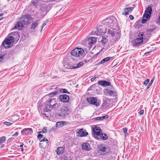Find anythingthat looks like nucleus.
<instances>
[{
  "label": "nucleus",
  "instance_id": "obj_1",
  "mask_svg": "<svg viewBox=\"0 0 160 160\" xmlns=\"http://www.w3.org/2000/svg\"><path fill=\"white\" fill-rule=\"evenodd\" d=\"M106 32V28L103 25H97L92 32V34L96 35H102Z\"/></svg>",
  "mask_w": 160,
  "mask_h": 160
},
{
  "label": "nucleus",
  "instance_id": "obj_2",
  "mask_svg": "<svg viewBox=\"0 0 160 160\" xmlns=\"http://www.w3.org/2000/svg\"><path fill=\"white\" fill-rule=\"evenodd\" d=\"M56 99L51 98L48 100L46 103V108L44 110L45 112H48L51 109L56 108L57 106V103L56 102Z\"/></svg>",
  "mask_w": 160,
  "mask_h": 160
},
{
  "label": "nucleus",
  "instance_id": "obj_3",
  "mask_svg": "<svg viewBox=\"0 0 160 160\" xmlns=\"http://www.w3.org/2000/svg\"><path fill=\"white\" fill-rule=\"evenodd\" d=\"M145 37V36L144 35L143 33L141 32L139 33L138 37L132 41V45L135 47L141 45L143 42Z\"/></svg>",
  "mask_w": 160,
  "mask_h": 160
},
{
  "label": "nucleus",
  "instance_id": "obj_4",
  "mask_svg": "<svg viewBox=\"0 0 160 160\" xmlns=\"http://www.w3.org/2000/svg\"><path fill=\"white\" fill-rule=\"evenodd\" d=\"M84 53V50L82 48H76L72 50L71 52V54L75 57H82Z\"/></svg>",
  "mask_w": 160,
  "mask_h": 160
},
{
  "label": "nucleus",
  "instance_id": "obj_5",
  "mask_svg": "<svg viewBox=\"0 0 160 160\" xmlns=\"http://www.w3.org/2000/svg\"><path fill=\"white\" fill-rule=\"evenodd\" d=\"M69 114L68 108L66 106L62 107L60 112L57 114V116L62 118L65 117Z\"/></svg>",
  "mask_w": 160,
  "mask_h": 160
},
{
  "label": "nucleus",
  "instance_id": "obj_6",
  "mask_svg": "<svg viewBox=\"0 0 160 160\" xmlns=\"http://www.w3.org/2000/svg\"><path fill=\"white\" fill-rule=\"evenodd\" d=\"M97 149L98 152L102 155L106 154L109 150L107 147H105L103 144H100L98 146Z\"/></svg>",
  "mask_w": 160,
  "mask_h": 160
},
{
  "label": "nucleus",
  "instance_id": "obj_7",
  "mask_svg": "<svg viewBox=\"0 0 160 160\" xmlns=\"http://www.w3.org/2000/svg\"><path fill=\"white\" fill-rule=\"evenodd\" d=\"M113 18H108L103 20L102 21V23L104 25L108 26L110 27H112L114 25V21L112 19Z\"/></svg>",
  "mask_w": 160,
  "mask_h": 160
},
{
  "label": "nucleus",
  "instance_id": "obj_8",
  "mask_svg": "<svg viewBox=\"0 0 160 160\" xmlns=\"http://www.w3.org/2000/svg\"><path fill=\"white\" fill-rule=\"evenodd\" d=\"M83 65V63L82 62H80L78 64H75L74 65V66L68 63H67L64 65V67L68 69H74L81 67Z\"/></svg>",
  "mask_w": 160,
  "mask_h": 160
},
{
  "label": "nucleus",
  "instance_id": "obj_9",
  "mask_svg": "<svg viewBox=\"0 0 160 160\" xmlns=\"http://www.w3.org/2000/svg\"><path fill=\"white\" fill-rule=\"evenodd\" d=\"M88 102L96 106L100 105V102L97 100V98L94 97H90L87 98Z\"/></svg>",
  "mask_w": 160,
  "mask_h": 160
},
{
  "label": "nucleus",
  "instance_id": "obj_10",
  "mask_svg": "<svg viewBox=\"0 0 160 160\" xmlns=\"http://www.w3.org/2000/svg\"><path fill=\"white\" fill-rule=\"evenodd\" d=\"M20 19L24 25L28 24L31 20L30 16L29 14H25L24 16H22Z\"/></svg>",
  "mask_w": 160,
  "mask_h": 160
},
{
  "label": "nucleus",
  "instance_id": "obj_11",
  "mask_svg": "<svg viewBox=\"0 0 160 160\" xmlns=\"http://www.w3.org/2000/svg\"><path fill=\"white\" fill-rule=\"evenodd\" d=\"M58 99L60 101L64 102H69V97L66 94L61 95L59 96Z\"/></svg>",
  "mask_w": 160,
  "mask_h": 160
},
{
  "label": "nucleus",
  "instance_id": "obj_12",
  "mask_svg": "<svg viewBox=\"0 0 160 160\" xmlns=\"http://www.w3.org/2000/svg\"><path fill=\"white\" fill-rule=\"evenodd\" d=\"M33 132L31 128H25L21 131V134L24 136H28L31 134Z\"/></svg>",
  "mask_w": 160,
  "mask_h": 160
},
{
  "label": "nucleus",
  "instance_id": "obj_13",
  "mask_svg": "<svg viewBox=\"0 0 160 160\" xmlns=\"http://www.w3.org/2000/svg\"><path fill=\"white\" fill-rule=\"evenodd\" d=\"M104 92L106 95H110L112 97H115L116 95V92L114 91L108 89H105Z\"/></svg>",
  "mask_w": 160,
  "mask_h": 160
},
{
  "label": "nucleus",
  "instance_id": "obj_14",
  "mask_svg": "<svg viewBox=\"0 0 160 160\" xmlns=\"http://www.w3.org/2000/svg\"><path fill=\"white\" fill-rule=\"evenodd\" d=\"M77 133L78 134V136L80 137L86 136L88 134V132L83 128L80 129Z\"/></svg>",
  "mask_w": 160,
  "mask_h": 160
},
{
  "label": "nucleus",
  "instance_id": "obj_15",
  "mask_svg": "<svg viewBox=\"0 0 160 160\" xmlns=\"http://www.w3.org/2000/svg\"><path fill=\"white\" fill-rule=\"evenodd\" d=\"M133 9L132 7H129L128 8H124L123 10L122 13L123 15H126L128 14L129 12L132 11Z\"/></svg>",
  "mask_w": 160,
  "mask_h": 160
},
{
  "label": "nucleus",
  "instance_id": "obj_16",
  "mask_svg": "<svg viewBox=\"0 0 160 160\" xmlns=\"http://www.w3.org/2000/svg\"><path fill=\"white\" fill-rule=\"evenodd\" d=\"M82 148L87 151H89L91 149L90 144L87 142H83L82 144Z\"/></svg>",
  "mask_w": 160,
  "mask_h": 160
},
{
  "label": "nucleus",
  "instance_id": "obj_17",
  "mask_svg": "<svg viewBox=\"0 0 160 160\" xmlns=\"http://www.w3.org/2000/svg\"><path fill=\"white\" fill-rule=\"evenodd\" d=\"M5 40L8 42H9V44L12 46L15 42V40L14 39V37L13 36L8 35V38L5 39Z\"/></svg>",
  "mask_w": 160,
  "mask_h": 160
},
{
  "label": "nucleus",
  "instance_id": "obj_18",
  "mask_svg": "<svg viewBox=\"0 0 160 160\" xmlns=\"http://www.w3.org/2000/svg\"><path fill=\"white\" fill-rule=\"evenodd\" d=\"M92 132L94 135H96L100 137L101 134L100 133L102 131L100 128L99 127H98V128H93Z\"/></svg>",
  "mask_w": 160,
  "mask_h": 160
},
{
  "label": "nucleus",
  "instance_id": "obj_19",
  "mask_svg": "<svg viewBox=\"0 0 160 160\" xmlns=\"http://www.w3.org/2000/svg\"><path fill=\"white\" fill-rule=\"evenodd\" d=\"M24 25H25L23 22L21 21V20L20 19V21L18 22L15 25L14 28L21 29L24 26Z\"/></svg>",
  "mask_w": 160,
  "mask_h": 160
},
{
  "label": "nucleus",
  "instance_id": "obj_20",
  "mask_svg": "<svg viewBox=\"0 0 160 160\" xmlns=\"http://www.w3.org/2000/svg\"><path fill=\"white\" fill-rule=\"evenodd\" d=\"M97 41L96 38L94 37L90 38L88 39V43L91 46L95 44Z\"/></svg>",
  "mask_w": 160,
  "mask_h": 160
},
{
  "label": "nucleus",
  "instance_id": "obj_21",
  "mask_svg": "<svg viewBox=\"0 0 160 160\" xmlns=\"http://www.w3.org/2000/svg\"><path fill=\"white\" fill-rule=\"evenodd\" d=\"M9 44V42H8L5 39L3 42L2 44L3 47L5 48H9L12 46V45H10Z\"/></svg>",
  "mask_w": 160,
  "mask_h": 160
},
{
  "label": "nucleus",
  "instance_id": "obj_22",
  "mask_svg": "<svg viewBox=\"0 0 160 160\" xmlns=\"http://www.w3.org/2000/svg\"><path fill=\"white\" fill-rule=\"evenodd\" d=\"M58 155L62 154L64 152V148L60 147L58 148L56 151Z\"/></svg>",
  "mask_w": 160,
  "mask_h": 160
},
{
  "label": "nucleus",
  "instance_id": "obj_23",
  "mask_svg": "<svg viewBox=\"0 0 160 160\" xmlns=\"http://www.w3.org/2000/svg\"><path fill=\"white\" fill-rule=\"evenodd\" d=\"M9 36H13L14 37V40L18 39L19 38V33L18 32H12L9 34Z\"/></svg>",
  "mask_w": 160,
  "mask_h": 160
},
{
  "label": "nucleus",
  "instance_id": "obj_24",
  "mask_svg": "<svg viewBox=\"0 0 160 160\" xmlns=\"http://www.w3.org/2000/svg\"><path fill=\"white\" fill-rule=\"evenodd\" d=\"M66 122L65 121L58 122L56 123V126L57 127L59 128L63 126L65 123H66Z\"/></svg>",
  "mask_w": 160,
  "mask_h": 160
},
{
  "label": "nucleus",
  "instance_id": "obj_25",
  "mask_svg": "<svg viewBox=\"0 0 160 160\" xmlns=\"http://www.w3.org/2000/svg\"><path fill=\"white\" fill-rule=\"evenodd\" d=\"M110 105V101L108 99H107L104 101L103 103V105L105 107H109Z\"/></svg>",
  "mask_w": 160,
  "mask_h": 160
},
{
  "label": "nucleus",
  "instance_id": "obj_26",
  "mask_svg": "<svg viewBox=\"0 0 160 160\" xmlns=\"http://www.w3.org/2000/svg\"><path fill=\"white\" fill-rule=\"evenodd\" d=\"M39 20H37L36 22H33L31 25V29H35L36 28L38 25V22H39Z\"/></svg>",
  "mask_w": 160,
  "mask_h": 160
},
{
  "label": "nucleus",
  "instance_id": "obj_27",
  "mask_svg": "<svg viewBox=\"0 0 160 160\" xmlns=\"http://www.w3.org/2000/svg\"><path fill=\"white\" fill-rule=\"evenodd\" d=\"M99 139H102L103 140H105L108 139L107 135L105 133H101L100 135Z\"/></svg>",
  "mask_w": 160,
  "mask_h": 160
},
{
  "label": "nucleus",
  "instance_id": "obj_28",
  "mask_svg": "<svg viewBox=\"0 0 160 160\" xmlns=\"http://www.w3.org/2000/svg\"><path fill=\"white\" fill-rule=\"evenodd\" d=\"M108 118V115H106L102 117H97L95 118V119L96 120H103L105 119H107Z\"/></svg>",
  "mask_w": 160,
  "mask_h": 160
},
{
  "label": "nucleus",
  "instance_id": "obj_29",
  "mask_svg": "<svg viewBox=\"0 0 160 160\" xmlns=\"http://www.w3.org/2000/svg\"><path fill=\"white\" fill-rule=\"evenodd\" d=\"M116 32L114 31L113 29H108L107 33L111 35L112 37H113Z\"/></svg>",
  "mask_w": 160,
  "mask_h": 160
},
{
  "label": "nucleus",
  "instance_id": "obj_30",
  "mask_svg": "<svg viewBox=\"0 0 160 160\" xmlns=\"http://www.w3.org/2000/svg\"><path fill=\"white\" fill-rule=\"evenodd\" d=\"M112 58V57H108L105 58L101 61L100 63L101 64H103V63L108 61L110 59H111Z\"/></svg>",
  "mask_w": 160,
  "mask_h": 160
},
{
  "label": "nucleus",
  "instance_id": "obj_31",
  "mask_svg": "<svg viewBox=\"0 0 160 160\" xmlns=\"http://www.w3.org/2000/svg\"><path fill=\"white\" fill-rule=\"evenodd\" d=\"M152 12V8L150 6H149L146 10L145 12L151 14Z\"/></svg>",
  "mask_w": 160,
  "mask_h": 160
},
{
  "label": "nucleus",
  "instance_id": "obj_32",
  "mask_svg": "<svg viewBox=\"0 0 160 160\" xmlns=\"http://www.w3.org/2000/svg\"><path fill=\"white\" fill-rule=\"evenodd\" d=\"M18 119V116H14L13 117V118H12L9 119V121H12V122H14L15 121H16Z\"/></svg>",
  "mask_w": 160,
  "mask_h": 160
},
{
  "label": "nucleus",
  "instance_id": "obj_33",
  "mask_svg": "<svg viewBox=\"0 0 160 160\" xmlns=\"http://www.w3.org/2000/svg\"><path fill=\"white\" fill-rule=\"evenodd\" d=\"M150 15H151L150 14H149V13H147L146 12V13L145 12V13L143 15V18H147V19H148L150 18Z\"/></svg>",
  "mask_w": 160,
  "mask_h": 160
},
{
  "label": "nucleus",
  "instance_id": "obj_34",
  "mask_svg": "<svg viewBox=\"0 0 160 160\" xmlns=\"http://www.w3.org/2000/svg\"><path fill=\"white\" fill-rule=\"evenodd\" d=\"M108 41L107 39L104 36H102L101 42L102 43L105 44Z\"/></svg>",
  "mask_w": 160,
  "mask_h": 160
},
{
  "label": "nucleus",
  "instance_id": "obj_35",
  "mask_svg": "<svg viewBox=\"0 0 160 160\" xmlns=\"http://www.w3.org/2000/svg\"><path fill=\"white\" fill-rule=\"evenodd\" d=\"M105 80H101L98 82V84L99 85H101L103 87H105Z\"/></svg>",
  "mask_w": 160,
  "mask_h": 160
},
{
  "label": "nucleus",
  "instance_id": "obj_36",
  "mask_svg": "<svg viewBox=\"0 0 160 160\" xmlns=\"http://www.w3.org/2000/svg\"><path fill=\"white\" fill-rule=\"evenodd\" d=\"M58 94V92L57 91L54 92H53L51 93L48 94L50 97H53L54 96L57 95Z\"/></svg>",
  "mask_w": 160,
  "mask_h": 160
},
{
  "label": "nucleus",
  "instance_id": "obj_37",
  "mask_svg": "<svg viewBox=\"0 0 160 160\" xmlns=\"http://www.w3.org/2000/svg\"><path fill=\"white\" fill-rule=\"evenodd\" d=\"M60 91L61 93H69V92H68L67 89H62L60 90Z\"/></svg>",
  "mask_w": 160,
  "mask_h": 160
},
{
  "label": "nucleus",
  "instance_id": "obj_38",
  "mask_svg": "<svg viewBox=\"0 0 160 160\" xmlns=\"http://www.w3.org/2000/svg\"><path fill=\"white\" fill-rule=\"evenodd\" d=\"M6 140V137L5 136H3L1 137L0 138V142L2 143L4 142Z\"/></svg>",
  "mask_w": 160,
  "mask_h": 160
},
{
  "label": "nucleus",
  "instance_id": "obj_39",
  "mask_svg": "<svg viewBox=\"0 0 160 160\" xmlns=\"http://www.w3.org/2000/svg\"><path fill=\"white\" fill-rule=\"evenodd\" d=\"M38 0H35L34 1H32V3L33 6H37L38 5Z\"/></svg>",
  "mask_w": 160,
  "mask_h": 160
},
{
  "label": "nucleus",
  "instance_id": "obj_40",
  "mask_svg": "<svg viewBox=\"0 0 160 160\" xmlns=\"http://www.w3.org/2000/svg\"><path fill=\"white\" fill-rule=\"evenodd\" d=\"M47 128L46 127H44L42 131L39 132L38 133H45L46 132H47Z\"/></svg>",
  "mask_w": 160,
  "mask_h": 160
},
{
  "label": "nucleus",
  "instance_id": "obj_41",
  "mask_svg": "<svg viewBox=\"0 0 160 160\" xmlns=\"http://www.w3.org/2000/svg\"><path fill=\"white\" fill-rule=\"evenodd\" d=\"M13 124L12 123H11L8 122H4V124L8 126H9Z\"/></svg>",
  "mask_w": 160,
  "mask_h": 160
},
{
  "label": "nucleus",
  "instance_id": "obj_42",
  "mask_svg": "<svg viewBox=\"0 0 160 160\" xmlns=\"http://www.w3.org/2000/svg\"><path fill=\"white\" fill-rule=\"evenodd\" d=\"M105 86H110L111 85V83L108 81H106L105 80Z\"/></svg>",
  "mask_w": 160,
  "mask_h": 160
},
{
  "label": "nucleus",
  "instance_id": "obj_43",
  "mask_svg": "<svg viewBox=\"0 0 160 160\" xmlns=\"http://www.w3.org/2000/svg\"><path fill=\"white\" fill-rule=\"evenodd\" d=\"M4 54H0V62H1L4 59Z\"/></svg>",
  "mask_w": 160,
  "mask_h": 160
},
{
  "label": "nucleus",
  "instance_id": "obj_44",
  "mask_svg": "<svg viewBox=\"0 0 160 160\" xmlns=\"http://www.w3.org/2000/svg\"><path fill=\"white\" fill-rule=\"evenodd\" d=\"M149 81V79H147L146 80H145L143 84L147 86V84H148V83Z\"/></svg>",
  "mask_w": 160,
  "mask_h": 160
},
{
  "label": "nucleus",
  "instance_id": "obj_45",
  "mask_svg": "<svg viewBox=\"0 0 160 160\" xmlns=\"http://www.w3.org/2000/svg\"><path fill=\"white\" fill-rule=\"evenodd\" d=\"M41 142H45L46 143H48V139H46L45 138H44L42 139L40 141Z\"/></svg>",
  "mask_w": 160,
  "mask_h": 160
},
{
  "label": "nucleus",
  "instance_id": "obj_46",
  "mask_svg": "<svg viewBox=\"0 0 160 160\" xmlns=\"http://www.w3.org/2000/svg\"><path fill=\"white\" fill-rule=\"evenodd\" d=\"M148 20V19H147V18H143L142 20V23H145V22H146Z\"/></svg>",
  "mask_w": 160,
  "mask_h": 160
},
{
  "label": "nucleus",
  "instance_id": "obj_47",
  "mask_svg": "<svg viewBox=\"0 0 160 160\" xmlns=\"http://www.w3.org/2000/svg\"><path fill=\"white\" fill-rule=\"evenodd\" d=\"M98 77V75H95L93 78L91 79V81H93L94 80Z\"/></svg>",
  "mask_w": 160,
  "mask_h": 160
},
{
  "label": "nucleus",
  "instance_id": "obj_48",
  "mask_svg": "<svg viewBox=\"0 0 160 160\" xmlns=\"http://www.w3.org/2000/svg\"><path fill=\"white\" fill-rule=\"evenodd\" d=\"M123 130L124 133H125V136H126V134L127 131V129L126 128H125L123 129Z\"/></svg>",
  "mask_w": 160,
  "mask_h": 160
},
{
  "label": "nucleus",
  "instance_id": "obj_49",
  "mask_svg": "<svg viewBox=\"0 0 160 160\" xmlns=\"http://www.w3.org/2000/svg\"><path fill=\"white\" fill-rule=\"evenodd\" d=\"M139 115H142L144 113V110L143 109L141 110L139 112Z\"/></svg>",
  "mask_w": 160,
  "mask_h": 160
},
{
  "label": "nucleus",
  "instance_id": "obj_50",
  "mask_svg": "<svg viewBox=\"0 0 160 160\" xmlns=\"http://www.w3.org/2000/svg\"><path fill=\"white\" fill-rule=\"evenodd\" d=\"M154 79L153 78L150 81V82L149 83V86H151V85L152 84V82H153L154 81Z\"/></svg>",
  "mask_w": 160,
  "mask_h": 160
},
{
  "label": "nucleus",
  "instance_id": "obj_51",
  "mask_svg": "<svg viewBox=\"0 0 160 160\" xmlns=\"http://www.w3.org/2000/svg\"><path fill=\"white\" fill-rule=\"evenodd\" d=\"M18 132H17L14 134H13L12 135V136L16 137L18 135Z\"/></svg>",
  "mask_w": 160,
  "mask_h": 160
},
{
  "label": "nucleus",
  "instance_id": "obj_52",
  "mask_svg": "<svg viewBox=\"0 0 160 160\" xmlns=\"http://www.w3.org/2000/svg\"><path fill=\"white\" fill-rule=\"evenodd\" d=\"M154 30H155V29L154 28L150 29L148 30V32H152Z\"/></svg>",
  "mask_w": 160,
  "mask_h": 160
},
{
  "label": "nucleus",
  "instance_id": "obj_53",
  "mask_svg": "<svg viewBox=\"0 0 160 160\" xmlns=\"http://www.w3.org/2000/svg\"><path fill=\"white\" fill-rule=\"evenodd\" d=\"M129 18L131 20H132L134 19V17L132 15H130L129 16Z\"/></svg>",
  "mask_w": 160,
  "mask_h": 160
},
{
  "label": "nucleus",
  "instance_id": "obj_54",
  "mask_svg": "<svg viewBox=\"0 0 160 160\" xmlns=\"http://www.w3.org/2000/svg\"><path fill=\"white\" fill-rule=\"evenodd\" d=\"M43 136V135H42L41 134H39L38 136V138H42Z\"/></svg>",
  "mask_w": 160,
  "mask_h": 160
},
{
  "label": "nucleus",
  "instance_id": "obj_55",
  "mask_svg": "<svg viewBox=\"0 0 160 160\" xmlns=\"http://www.w3.org/2000/svg\"><path fill=\"white\" fill-rule=\"evenodd\" d=\"M3 15L2 13H0V20L2 19L3 18L2 17V16Z\"/></svg>",
  "mask_w": 160,
  "mask_h": 160
},
{
  "label": "nucleus",
  "instance_id": "obj_56",
  "mask_svg": "<svg viewBox=\"0 0 160 160\" xmlns=\"http://www.w3.org/2000/svg\"><path fill=\"white\" fill-rule=\"evenodd\" d=\"M46 23H44L43 24L42 27V29L46 25Z\"/></svg>",
  "mask_w": 160,
  "mask_h": 160
},
{
  "label": "nucleus",
  "instance_id": "obj_57",
  "mask_svg": "<svg viewBox=\"0 0 160 160\" xmlns=\"http://www.w3.org/2000/svg\"><path fill=\"white\" fill-rule=\"evenodd\" d=\"M42 115L43 117H44V116H45L46 117H47V116H46V114L45 113H42Z\"/></svg>",
  "mask_w": 160,
  "mask_h": 160
},
{
  "label": "nucleus",
  "instance_id": "obj_58",
  "mask_svg": "<svg viewBox=\"0 0 160 160\" xmlns=\"http://www.w3.org/2000/svg\"><path fill=\"white\" fill-rule=\"evenodd\" d=\"M4 146V144H3V145H2L1 146V148H3Z\"/></svg>",
  "mask_w": 160,
  "mask_h": 160
},
{
  "label": "nucleus",
  "instance_id": "obj_59",
  "mask_svg": "<svg viewBox=\"0 0 160 160\" xmlns=\"http://www.w3.org/2000/svg\"><path fill=\"white\" fill-rule=\"evenodd\" d=\"M150 86H149V84H148V86L147 87V89L149 88H150Z\"/></svg>",
  "mask_w": 160,
  "mask_h": 160
},
{
  "label": "nucleus",
  "instance_id": "obj_60",
  "mask_svg": "<svg viewBox=\"0 0 160 160\" xmlns=\"http://www.w3.org/2000/svg\"><path fill=\"white\" fill-rule=\"evenodd\" d=\"M23 143H22V144L21 145H20V147H22L23 146Z\"/></svg>",
  "mask_w": 160,
  "mask_h": 160
},
{
  "label": "nucleus",
  "instance_id": "obj_61",
  "mask_svg": "<svg viewBox=\"0 0 160 160\" xmlns=\"http://www.w3.org/2000/svg\"><path fill=\"white\" fill-rule=\"evenodd\" d=\"M21 150L22 152H23V148H22Z\"/></svg>",
  "mask_w": 160,
  "mask_h": 160
},
{
  "label": "nucleus",
  "instance_id": "obj_62",
  "mask_svg": "<svg viewBox=\"0 0 160 160\" xmlns=\"http://www.w3.org/2000/svg\"><path fill=\"white\" fill-rule=\"evenodd\" d=\"M149 52H146L145 53V54H147V53H149Z\"/></svg>",
  "mask_w": 160,
  "mask_h": 160
},
{
  "label": "nucleus",
  "instance_id": "obj_63",
  "mask_svg": "<svg viewBox=\"0 0 160 160\" xmlns=\"http://www.w3.org/2000/svg\"><path fill=\"white\" fill-rule=\"evenodd\" d=\"M8 140L10 141L11 140V138H9Z\"/></svg>",
  "mask_w": 160,
  "mask_h": 160
}]
</instances>
